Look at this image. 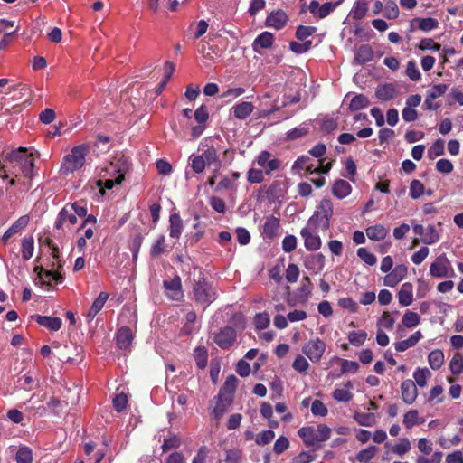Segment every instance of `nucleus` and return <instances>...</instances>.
Listing matches in <instances>:
<instances>
[{
    "label": "nucleus",
    "mask_w": 463,
    "mask_h": 463,
    "mask_svg": "<svg viewBox=\"0 0 463 463\" xmlns=\"http://www.w3.org/2000/svg\"><path fill=\"white\" fill-rule=\"evenodd\" d=\"M197 274H194L192 279V299L196 305L207 307L218 297L216 288L209 281L201 268H194Z\"/></svg>",
    "instance_id": "1"
},
{
    "label": "nucleus",
    "mask_w": 463,
    "mask_h": 463,
    "mask_svg": "<svg viewBox=\"0 0 463 463\" xmlns=\"http://www.w3.org/2000/svg\"><path fill=\"white\" fill-rule=\"evenodd\" d=\"M10 164L9 175L15 178L24 176L32 179L34 175V163L32 154L27 153L25 147H19L5 156V158Z\"/></svg>",
    "instance_id": "2"
},
{
    "label": "nucleus",
    "mask_w": 463,
    "mask_h": 463,
    "mask_svg": "<svg viewBox=\"0 0 463 463\" xmlns=\"http://www.w3.org/2000/svg\"><path fill=\"white\" fill-rule=\"evenodd\" d=\"M333 203L324 198L320 201L317 210L307 221V225L314 230L327 231L330 228V222L333 216Z\"/></svg>",
    "instance_id": "3"
},
{
    "label": "nucleus",
    "mask_w": 463,
    "mask_h": 463,
    "mask_svg": "<svg viewBox=\"0 0 463 463\" xmlns=\"http://www.w3.org/2000/svg\"><path fill=\"white\" fill-rule=\"evenodd\" d=\"M89 149V146L86 144L74 146L71 153L63 157L61 172L64 175H68L80 169L85 164Z\"/></svg>",
    "instance_id": "4"
},
{
    "label": "nucleus",
    "mask_w": 463,
    "mask_h": 463,
    "mask_svg": "<svg viewBox=\"0 0 463 463\" xmlns=\"http://www.w3.org/2000/svg\"><path fill=\"white\" fill-rule=\"evenodd\" d=\"M331 432V429L327 425L319 424L317 429L311 426L302 427L298 430V434L307 447H319L321 442L329 439Z\"/></svg>",
    "instance_id": "5"
},
{
    "label": "nucleus",
    "mask_w": 463,
    "mask_h": 463,
    "mask_svg": "<svg viewBox=\"0 0 463 463\" xmlns=\"http://www.w3.org/2000/svg\"><path fill=\"white\" fill-rule=\"evenodd\" d=\"M131 166L132 163L129 157L124 154H116L110 161L109 169H106V171H111L113 175L117 174L116 183L120 184L125 179V175L130 171Z\"/></svg>",
    "instance_id": "6"
},
{
    "label": "nucleus",
    "mask_w": 463,
    "mask_h": 463,
    "mask_svg": "<svg viewBox=\"0 0 463 463\" xmlns=\"http://www.w3.org/2000/svg\"><path fill=\"white\" fill-rule=\"evenodd\" d=\"M430 274L433 278H450L455 275L451 263L445 253L439 255L430 264Z\"/></svg>",
    "instance_id": "7"
},
{
    "label": "nucleus",
    "mask_w": 463,
    "mask_h": 463,
    "mask_svg": "<svg viewBox=\"0 0 463 463\" xmlns=\"http://www.w3.org/2000/svg\"><path fill=\"white\" fill-rule=\"evenodd\" d=\"M255 162L261 167L265 175H269L272 172L278 171L282 166V161L268 151L262 150L256 157Z\"/></svg>",
    "instance_id": "8"
},
{
    "label": "nucleus",
    "mask_w": 463,
    "mask_h": 463,
    "mask_svg": "<svg viewBox=\"0 0 463 463\" xmlns=\"http://www.w3.org/2000/svg\"><path fill=\"white\" fill-rule=\"evenodd\" d=\"M326 347V343L319 337H317L307 342L302 347V352L312 363H317L321 360Z\"/></svg>",
    "instance_id": "9"
},
{
    "label": "nucleus",
    "mask_w": 463,
    "mask_h": 463,
    "mask_svg": "<svg viewBox=\"0 0 463 463\" xmlns=\"http://www.w3.org/2000/svg\"><path fill=\"white\" fill-rule=\"evenodd\" d=\"M237 338V332L232 326H224L214 334L213 341L222 349H229Z\"/></svg>",
    "instance_id": "10"
},
{
    "label": "nucleus",
    "mask_w": 463,
    "mask_h": 463,
    "mask_svg": "<svg viewBox=\"0 0 463 463\" xmlns=\"http://www.w3.org/2000/svg\"><path fill=\"white\" fill-rule=\"evenodd\" d=\"M315 231L313 227L307 224L300 231V235L304 240V246L309 251L317 250L322 244L320 237Z\"/></svg>",
    "instance_id": "11"
},
{
    "label": "nucleus",
    "mask_w": 463,
    "mask_h": 463,
    "mask_svg": "<svg viewBox=\"0 0 463 463\" xmlns=\"http://www.w3.org/2000/svg\"><path fill=\"white\" fill-rule=\"evenodd\" d=\"M163 287L165 289L166 296L170 299L178 301L184 298L181 278L178 275H175L170 280H164Z\"/></svg>",
    "instance_id": "12"
},
{
    "label": "nucleus",
    "mask_w": 463,
    "mask_h": 463,
    "mask_svg": "<svg viewBox=\"0 0 463 463\" xmlns=\"http://www.w3.org/2000/svg\"><path fill=\"white\" fill-rule=\"evenodd\" d=\"M413 232L416 235L422 236L421 241L426 245H431L439 241L440 236L433 225H429L426 229L421 224L413 226Z\"/></svg>",
    "instance_id": "13"
},
{
    "label": "nucleus",
    "mask_w": 463,
    "mask_h": 463,
    "mask_svg": "<svg viewBox=\"0 0 463 463\" xmlns=\"http://www.w3.org/2000/svg\"><path fill=\"white\" fill-rule=\"evenodd\" d=\"M407 266L404 264L396 265L394 269L383 278V284L387 287L394 288L407 276Z\"/></svg>",
    "instance_id": "14"
},
{
    "label": "nucleus",
    "mask_w": 463,
    "mask_h": 463,
    "mask_svg": "<svg viewBox=\"0 0 463 463\" xmlns=\"http://www.w3.org/2000/svg\"><path fill=\"white\" fill-rule=\"evenodd\" d=\"M401 394L404 403L412 404L418 397L415 383L411 379L404 380L401 384Z\"/></svg>",
    "instance_id": "15"
},
{
    "label": "nucleus",
    "mask_w": 463,
    "mask_h": 463,
    "mask_svg": "<svg viewBox=\"0 0 463 463\" xmlns=\"http://www.w3.org/2000/svg\"><path fill=\"white\" fill-rule=\"evenodd\" d=\"M214 399L215 406L213 410V414L214 419L219 420L232 405L234 398L219 392Z\"/></svg>",
    "instance_id": "16"
},
{
    "label": "nucleus",
    "mask_w": 463,
    "mask_h": 463,
    "mask_svg": "<svg viewBox=\"0 0 463 463\" xmlns=\"http://www.w3.org/2000/svg\"><path fill=\"white\" fill-rule=\"evenodd\" d=\"M29 216L23 215L18 218L4 233L1 238V241L4 244H6L8 240L15 235L16 233L22 232L29 223Z\"/></svg>",
    "instance_id": "17"
},
{
    "label": "nucleus",
    "mask_w": 463,
    "mask_h": 463,
    "mask_svg": "<svg viewBox=\"0 0 463 463\" xmlns=\"http://www.w3.org/2000/svg\"><path fill=\"white\" fill-rule=\"evenodd\" d=\"M288 20V17L287 14L283 10L279 9L268 15L265 24L266 26L280 30L286 25Z\"/></svg>",
    "instance_id": "18"
},
{
    "label": "nucleus",
    "mask_w": 463,
    "mask_h": 463,
    "mask_svg": "<svg viewBox=\"0 0 463 463\" xmlns=\"http://www.w3.org/2000/svg\"><path fill=\"white\" fill-rule=\"evenodd\" d=\"M116 345L121 350H126L129 347L133 341L132 330L125 326H121L116 334Z\"/></svg>",
    "instance_id": "19"
},
{
    "label": "nucleus",
    "mask_w": 463,
    "mask_h": 463,
    "mask_svg": "<svg viewBox=\"0 0 463 463\" xmlns=\"http://www.w3.org/2000/svg\"><path fill=\"white\" fill-rule=\"evenodd\" d=\"M65 222H69V223L71 225L76 224L78 222V219L73 211H71L67 204H65L64 207L59 212L58 217L54 223V227L57 230L61 229Z\"/></svg>",
    "instance_id": "20"
},
{
    "label": "nucleus",
    "mask_w": 463,
    "mask_h": 463,
    "mask_svg": "<svg viewBox=\"0 0 463 463\" xmlns=\"http://www.w3.org/2000/svg\"><path fill=\"white\" fill-rule=\"evenodd\" d=\"M109 295L107 292H100L98 298L93 301L90 310L86 315V320L88 323L91 322L99 312L103 308L107 302Z\"/></svg>",
    "instance_id": "21"
},
{
    "label": "nucleus",
    "mask_w": 463,
    "mask_h": 463,
    "mask_svg": "<svg viewBox=\"0 0 463 463\" xmlns=\"http://www.w3.org/2000/svg\"><path fill=\"white\" fill-rule=\"evenodd\" d=\"M201 156H203V159L205 160L208 167L213 166L215 173L219 171L222 166V161L215 147H208Z\"/></svg>",
    "instance_id": "22"
},
{
    "label": "nucleus",
    "mask_w": 463,
    "mask_h": 463,
    "mask_svg": "<svg viewBox=\"0 0 463 463\" xmlns=\"http://www.w3.org/2000/svg\"><path fill=\"white\" fill-rule=\"evenodd\" d=\"M171 250V248L165 242V236L164 234H160L150 248V256L151 258H157L162 254H167Z\"/></svg>",
    "instance_id": "23"
},
{
    "label": "nucleus",
    "mask_w": 463,
    "mask_h": 463,
    "mask_svg": "<svg viewBox=\"0 0 463 463\" xmlns=\"http://www.w3.org/2000/svg\"><path fill=\"white\" fill-rule=\"evenodd\" d=\"M274 43V35L269 32H263L257 36L252 43V48L256 52H260V49H268Z\"/></svg>",
    "instance_id": "24"
},
{
    "label": "nucleus",
    "mask_w": 463,
    "mask_h": 463,
    "mask_svg": "<svg viewBox=\"0 0 463 463\" xmlns=\"http://www.w3.org/2000/svg\"><path fill=\"white\" fill-rule=\"evenodd\" d=\"M352 192L351 184L343 179L335 181L332 185V194L337 199H344L347 197Z\"/></svg>",
    "instance_id": "25"
},
{
    "label": "nucleus",
    "mask_w": 463,
    "mask_h": 463,
    "mask_svg": "<svg viewBox=\"0 0 463 463\" xmlns=\"http://www.w3.org/2000/svg\"><path fill=\"white\" fill-rule=\"evenodd\" d=\"M279 228V219L274 215H269L266 218L263 224L262 234L269 239H272L277 235Z\"/></svg>",
    "instance_id": "26"
},
{
    "label": "nucleus",
    "mask_w": 463,
    "mask_h": 463,
    "mask_svg": "<svg viewBox=\"0 0 463 463\" xmlns=\"http://www.w3.org/2000/svg\"><path fill=\"white\" fill-rule=\"evenodd\" d=\"M413 286L411 282H405L402 285L398 292L399 304L402 307H408L413 301Z\"/></svg>",
    "instance_id": "27"
},
{
    "label": "nucleus",
    "mask_w": 463,
    "mask_h": 463,
    "mask_svg": "<svg viewBox=\"0 0 463 463\" xmlns=\"http://www.w3.org/2000/svg\"><path fill=\"white\" fill-rule=\"evenodd\" d=\"M169 236L178 240L183 232V220L179 213H171L169 217Z\"/></svg>",
    "instance_id": "28"
},
{
    "label": "nucleus",
    "mask_w": 463,
    "mask_h": 463,
    "mask_svg": "<svg viewBox=\"0 0 463 463\" xmlns=\"http://www.w3.org/2000/svg\"><path fill=\"white\" fill-rule=\"evenodd\" d=\"M254 109V106L251 102L242 101L232 107L233 115L240 120L246 119Z\"/></svg>",
    "instance_id": "29"
},
{
    "label": "nucleus",
    "mask_w": 463,
    "mask_h": 463,
    "mask_svg": "<svg viewBox=\"0 0 463 463\" xmlns=\"http://www.w3.org/2000/svg\"><path fill=\"white\" fill-rule=\"evenodd\" d=\"M34 320L39 325L45 326L46 328L52 331H58L62 326V321L60 317L37 315L35 316Z\"/></svg>",
    "instance_id": "30"
},
{
    "label": "nucleus",
    "mask_w": 463,
    "mask_h": 463,
    "mask_svg": "<svg viewBox=\"0 0 463 463\" xmlns=\"http://www.w3.org/2000/svg\"><path fill=\"white\" fill-rule=\"evenodd\" d=\"M397 90L391 83L379 85L376 88L375 96L383 101L391 100L395 98Z\"/></svg>",
    "instance_id": "31"
},
{
    "label": "nucleus",
    "mask_w": 463,
    "mask_h": 463,
    "mask_svg": "<svg viewBox=\"0 0 463 463\" xmlns=\"http://www.w3.org/2000/svg\"><path fill=\"white\" fill-rule=\"evenodd\" d=\"M422 338L420 331L414 332L408 339L398 341L394 344L397 352H404L410 347L414 346Z\"/></svg>",
    "instance_id": "32"
},
{
    "label": "nucleus",
    "mask_w": 463,
    "mask_h": 463,
    "mask_svg": "<svg viewBox=\"0 0 463 463\" xmlns=\"http://www.w3.org/2000/svg\"><path fill=\"white\" fill-rule=\"evenodd\" d=\"M373 52L369 44L361 45L354 55V61L358 64H365L373 60Z\"/></svg>",
    "instance_id": "33"
},
{
    "label": "nucleus",
    "mask_w": 463,
    "mask_h": 463,
    "mask_svg": "<svg viewBox=\"0 0 463 463\" xmlns=\"http://www.w3.org/2000/svg\"><path fill=\"white\" fill-rule=\"evenodd\" d=\"M365 232L367 237L374 241H380L385 239L388 234V230L382 224L369 226Z\"/></svg>",
    "instance_id": "34"
},
{
    "label": "nucleus",
    "mask_w": 463,
    "mask_h": 463,
    "mask_svg": "<svg viewBox=\"0 0 463 463\" xmlns=\"http://www.w3.org/2000/svg\"><path fill=\"white\" fill-rule=\"evenodd\" d=\"M368 12V4L366 0H356L350 11V16L354 20H361Z\"/></svg>",
    "instance_id": "35"
},
{
    "label": "nucleus",
    "mask_w": 463,
    "mask_h": 463,
    "mask_svg": "<svg viewBox=\"0 0 463 463\" xmlns=\"http://www.w3.org/2000/svg\"><path fill=\"white\" fill-rule=\"evenodd\" d=\"M34 250V240L33 236H25L21 241V252L24 260H29Z\"/></svg>",
    "instance_id": "36"
},
{
    "label": "nucleus",
    "mask_w": 463,
    "mask_h": 463,
    "mask_svg": "<svg viewBox=\"0 0 463 463\" xmlns=\"http://www.w3.org/2000/svg\"><path fill=\"white\" fill-rule=\"evenodd\" d=\"M369 104L370 101L367 96L364 94H356L352 98L348 109L351 112L358 111L360 109L367 108Z\"/></svg>",
    "instance_id": "37"
},
{
    "label": "nucleus",
    "mask_w": 463,
    "mask_h": 463,
    "mask_svg": "<svg viewBox=\"0 0 463 463\" xmlns=\"http://www.w3.org/2000/svg\"><path fill=\"white\" fill-rule=\"evenodd\" d=\"M424 422V419L419 417V411L417 410L408 411L404 416L402 423L407 429H411L416 425H420Z\"/></svg>",
    "instance_id": "38"
},
{
    "label": "nucleus",
    "mask_w": 463,
    "mask_h": 463,
    "mask_svg": "<svg viewBox=\"0 0 463 463\" xmlns=\"http://www.w3.org/2000/svg\"><path fill=\"white\" fill-rule=\"evenodd\" d=\"M194 358L199 369L203 370L208 364V351L205 346H197L194 350Z\"/></svg>",
    "instance_id": "39"
},
{
    "label": "nucleus",
    "mask_w": 463,
    "mask_h": 463,
    "mask_svg": "<svg viewBox=\"0 0 463 463\" xmlns=\"http://www.w3.org/2000/svg\"><path fill=\"white\" fill-rule=\"evenodd\" d=\"M287 188L284 181H274L269 187L267 194L268 196L274 199L283 197L286 194Z\"/></svg>",
    "instance_id": "40"
},
{
    "label": "nucleus",
    "mask_w": 463,
    "mask_h": 463,
    "mask_svg": "<svg viewBox=\"0 0 463 463\" xmlns=\"http://www.w3.org/2000/svg\"><path fill=\"white\" fill-rule=\"evenodd\" d=\"M237 383H238V379L236 378L235 375L232 374L226 378V380H225L223 385L221 387L219 392L234 398V392L237 388Z\"/></svg>",
    "instance_id": "41"
},
{
    "label": "nucleus",
    "mask_w": 463,
    "mask_h": 463,
    "mask_svg": "<svg viewBox=\"0 0 463 463\" xmlns=\"http://www.w3.org/2000/svg\"><path fill=\"white\" fill-rule=\"evenodd\" d=\"M429 364L433 370H439L444 363V354L439 349H435L429 354Z\"/></svg>",
    "instance_id": "42"
},
{
    "label": "nucleus",
    "mask_w": 463,
    "mask_h": 463,
    "mask_svg": "<svg viewBox=\"0 0 463 463\" xmlns=\"http://www.w3.org/2000/svg\"><path fill=\"white\" fill-rule=\"evenodd\" d=\"M188 161L194 174H202L207 166L205 160L203 159V156L200 155L192 154Z\"/></svg>",
    "instance_id": "43"
},
{
    "label": "nucleus",
    "mask_w": 463,
    "mask_h": 463,
    "mask_svg": "<svg viewBox=\"0 0 463 463\" xmlns=\"http://www.w3.org/2000/svg\"><path fill=\"white\" fill-rule=\"evenodd\" d=\"M413 21L418 22V28L423 32H430L439 27V22L432 17L416 18Z\"/></svg>",
    "instance_id": "44"
},
{
    "label": "nucleus",
    "mask_w": 463,
    "mask_h": 463,
    "mask_svg": "<svg viewBox=\"0 0 463 463\" xmlns=\"http://www.w3.org/2000/svg\"><path fill=\"white\" fill-rule=\"evenodd\" d=\"M33 450L27 446H22L16 452V463H33Z\"/></svg>",
    "instance_id": "45"
},
{
    "label": "nucleus",
    "mask_w": 463,
    "mask_h": 463,
    "mask_svg": "<svg viewBox=\"0 0 463 463\" xmlns=\"http://www.w3.org/2000/svg\"><path fill=\"white\" fill-rule=\"evenodd\" d=\"M253 324L256 330L267 328L270 324L269 315L266 311L257 313L253 317Z\"/></svg>",
    "instance_id": "46"
},
{
    "label": "nucleus",
    "mask_w": 463,
    "mask_h": 463,
    "mask_svg": "<svg viewBox=\"0 0 463 463\" xmlns=\"http://www.w3.org/2000/svg\"><path fill=\"white\" fill-rule=\"evenodd\" d=\"M377 451V447L373 445L369 446L357 453L356 459L361 463H367L374 458Z\"/></svg>",
    "instance_id": "47"
},
{
    "label": "nucleus",
    "mask_w": 463,
    "mask_h": 463,
    "mask_svg": "<svg viewBox=\"0 0 463 463\" xmlns=\"http://www.w3.org/2000/svg\"><path fill=\"white\" fill-rule=\"evenodd\" d=\"M181 446V439L176 434H171L168 438L164 439V442L161 446L162 451L164 453L167 452L170 449H178Z\"/></svg>",
    "instance_id": "48"
},
{
    "label": "nucleus",
    "mask_w": 463,
    "mask_h": 463,
    "mask_svg": "<svg viewBox=\"0 0 463 463\" xmlns=\"http://www.w3.org/2000/svg\"><path fill=\"white\" fill-rule=\"evenodd\" d=\"M402 322L404 326L411 328L420 324V318L417 313L407 310L402 316Z\"/></svg>",
    "instance_id": "49"
},
{
    "label": "nucleus",
    "mask_w": 463,
    "mask_h": 463,
    "mask_svg": "<svg viewBox=\"0 0 463 463\" xmlns=\"http://www.w3.org/2000/svg\"><path fill=\"white\" fill-rule=\"evenodd\" d=\"M335 359L341 364V374L347 373H355L359 369V364L355 361H349L336 356Z\"/></svg>",
    "instance_id": "50"
},
{
    "label": "nucleus",
    "mask_w": 463,
    "mask_h": 463,
    "mask_svg": "<svg viewBox=\"0 0 463 463\" xmlns=\"http://www.w3.org/2000/svg\"><path fill=\"white\" fill-rule=\"evenodd\" d=\"M313 284L308 276H305L302 279L301 286L298 288V296L300 298L307 299L312 293Z\"/></svg>",
    "instance_id": "51"
},
{
    "label": "nucleus",
    "mask_w": 463,
    "mask_h": 463,
    "mask_svg": "<svg viewBox=\"0 0 463 463\" xmlns=\"http://www.w3.org/2000/svg\"><path fill=\"white\" fill-rule=\"evenodd\" d=\"M367 338V333L364 330L351 331L348 334L349 343L354 346H361Z\"/></svg>",
    "instance_id": "52"
},
{
    "label": "nucleus",
    "mask_w": 463,
    "mask_h": 463,
    "mask_svg": "<svg viewBox=\"0 0 463 463\" xmlns=\"http://www.w3.org/2000/svg\"><path fill=\"white\" fill-rule=\"evenodd\" d=\"M449 368L454 375H458L463 372V355L459 353H456L450 363Z\"/></svg>",
    "instance_id": "53"
},
{
    "label": "nucleus",
    "mask_w": 463,
    "mask_h": 463,
    "mask_svg": "<svg viewBox=\"0 0 463 463\" xmlns=\"http://www.w3.org/2000/svg\"><path fill=\"white\" fill-rule=\"evenodd\" d=\"M400 11L397 4L393 0H388L384 6V16L387 19H396L399 17Z\"/></svg>",
    "instance_id": "54"
},
{
    "label": "nucleus",
    "mask_w": 463,
    "mask_h": 463,
    "mask_svg": "<svg viewBox=\"0 0 463 463\" xmlns=\"http://www.w3.org/2000/svg\"><path fill=\"white\" fill-rule=\"evenodd\" d=\"M444 141L440 138L437 139L430 147L428 155L430 158H435L444 155Z\"/></svg>",
    "instance_id": "55"
},
{
    "label": "nucleus",
    "mask_w": 463,
    "mask_h": 463,
    "mask_svg": "<svg viewBox=\"0 0 463 463\" xmlns=\"http://www.w3.org/2000/svg\"><path fill=\"white\" fill-rule=\"evenodd\" d=\"M354 419L361 426L370 427L375 423V415L373 413H355Z\"/></svg>",
    "instance_id": "56"
},
{
    "label": "nucleus",
    "mask_w": 463,
    "mask_h": 463,
    "mask_svg": "<svg viewBox=\"0 0 463 463\" xmlns=\"http://www.w3.org/2000/svg\"><path fill=\"white\" fill-rule=\"evenodd\" d=\"M411 442L407 438L400 439L399 443L392 448V451L396 455H404L411 449Z\"/></svg>",
    "instance_id": "57"
},
{
    "label": "nucleus",
    "mask_w": 463,
    "mask_h": 463,
    "mask_svg": "<svg viewBox=\"0 0 463 463\" xmlns=\"http://www.w3.org/2000/svg\"><path fill=\"white\" fill-rule=\"evenodd\" d=\"M264 175L261 169L250 168L247 172V181L250 184H260L264 181Z\"/></svg>",
    "instance_id": "58"
},
{
    "label": "nucleus",
    "mask_w": 463,
    "mask_h": 463,
    "mask_svg": "<svg viewBox=\"0 0 463 463\" xmlns=\"http://www.w3.org/2000/svg\"><path fill=\"white\" fill-rule=\"evenodd\" d=\"M275 432L271 430H263L259 433L255 439V442L259 446H265L272 441Z\"/></svg>",
    "instance_id": "59"
},
{
    "label": "nucleus",
    "mask_w": 463,
    "mask_h": 463,
    "mask_svg": "<svg viewBox=\"0 0 463 463\" xmlns=\"http://www.w3.org/2000/svg\"><path fill=\"white\" fill-rule=\"evenodd\" d=\"M317 32L315 26L299 25L296 30V37L299 41H305L307 37Z\"/></svg>",
    "instance_id": "60"
},
{
    "label": "nucleus",
    "mask_w": 463,
    "mask_h": 463,
    "mask_svg": "<svg viewBox=\"0 0 463 463\" xmlns=\"http://www.w3.org/2000/svg\"><path fill=\"white\" fill-rule=\"evenodd\" d=\"M424 194V185L420 180H412L410 185V195L412 199H418Z\"/></svg>",
    "instance_id": "61"
},
{
    "label": "nucleus",
    "mask_w": 463,
    "mask_h": 463,
    "mask_svg": "<svg viewBox=\"0 0 463 463\" xmlns=\"http://www.w3.org/2000/svg\"><path fill=\"white\" fill-rule=\"evenodd\" d=\"M430 375V373L427 368H424V369L418 368L413 373V377L415 379V382L420 387L426 386L427 377Z\"/></svg>",
    "instance_id": "62"
},
{
    "label": "nucleus",
    "mask_w": 463,
    "mask_h": 463,
    "mask_svg": "<svg viewBox=\"0 0 463 463\" xmlns=\"http://www.w3.org/2000/svg\"><path fill=\"white\" fill-rule=\"evenodd\" d=\"M357 256L367 265L373 266L376 263V257L367 250L365 248H359L357 250Z\"/></svg>",
    "instance_id": "63"
},
{
    "label": "nucleus",
    "mask_w": 463,
    "mask_h": 463,
    "mask_svg": "<svg viewBox=\"0 0 463 463\" xmlns=\"http://www.w3.org/2000/svg\"><path fill=\"white\" fill-rule=\"evenodd\" d=\"M242 459V451L240 449L226 450L225 461L227 463H240Z\"/></svg>",
    "instance_id": "64"
}]
</instances>
